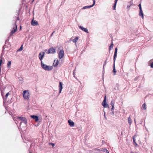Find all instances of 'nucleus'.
Wrapping results in <instances>:
<instances>
[{
    "label": "nucleus",
    "instance_id": "nucleus-1",
    "mask_svg": "<svg viewBox=\"0 0 153 153\" xmlns=\"http://www.w3.org/2000/svg\"><path fill=\"white\" fill-rule=\"evenodd\" d=\"M41 64L42 67L45 71H50L53 69V67L51 66H48L44 64L43 62L41 61Z\"/></svg>",
    "mask_w": 153,
    "mask_h": 153
},
{
    "label": "nucleus",
    "instance_id": "nucleus-2",
    "mask_svg": "<svg viewBox=\"0 0 153 153\" xmlns=\"http://www.w3.org/2000/svg\"><path fill=\"white\" fill-rule=\"evenodd\" d=\"M23 97L25 100H28L30 98V93L28 90H25L22 93Z\"/></svg>",
    "mask_w": 153,
    "mask_h": 153
},
{
    "label": "nucleus",
    "instance_id": "nucleus-3",
    "mask_svg": "<svg viewBox=\"0 0 153 153\" xmlns=\"http://www.w3.org/2000/svg\"><path fill=\"white\" fill-rule=\"evenodd\" d=\"M95 150L96 151L95 152L96 153H102L103 152H105L106 153H109V152L106 149H96Z\"/></svg>",
    "mask_w": 153,
    "mask_h": 153
},
{
    "label": "nucleus",
    "instance_id": "nucleus-4",
    "mask_svg": "<svg viewBox=\"0 0 153 153\" xmlns=\"http://www.w3.org/2000/svg\"><path fill=\"white\" fill-rule=\"evenodd\" d=\"M102 105L105 108H109L108 105L106 103V96L104 97V100L102 103Z\"/></svg>",
    "mask_w": 153,
    "mask_h": 153
},
{
    "label": "nucleus",
    "instance_id": "nucleus-5",
    "mask_svg": "<svg viewBox=\"0 0 153 153\" xmlns=\"http://www.w3.org/2000/svg\"><path fill=\"white\" fill-rule=\"evenodd\" d=\"M20 120L22 122L25 126H26L27 120L25 117H20Z\"/></svg>",
    "mask_w": 153,
    "mask_h": 153
},
{
    "label": "nucleus",
    "instance_id": "nucleus-6",
    "mask_svg": "<svg viewBox=\"0 0 153 153\" xmlns=\"http://www.w3.org/2000/svg\"><path fill=\"white\" fill-rule=\"evenodd\" d=\"M56 53V50L53 47L51 48L48 50V54L54 53Z\"/></svg>",
    "mask_w": 153,
    "mask_h": 153
},
{
    "label": "nucleus",
    "instance_id": "nucleus-7",
    "mask_svg": "<svg viewBox=\"0 0 153 153\" xmlns=\"http://www.w3.org/2000/svg\"><path fill=\"white\" fill-rule=\"evenodd\" d=\"M64 52L63 50H60L59 54V58L61 59L64 56Z\"/></svg>",
    "mask_w": 153,
    "mask_h": 153
},
{
    "label": "nucleus",
    "instance_id": "nucleus-8",
    "mask_svg": "<svg viewBox=\"0 0 153 153\" xmlns=\"http://www.w3.org/2000/svg\"><path fill=\"white\" fill-rule=\"evenodd\" d=\"M17 30V26L16 25H14L13 26V30L10 32V35H13Z\"/></svg>",
    "mask_w": 153,
    "mask_h": 153
},
{
    "label": "nucleus",
    "instance_id": "nucleus-9",
    "mask_svg": "<svg viewBox=\"0 0 153 153\" xmlns=\"http://www.w3.org/2000/svg\"><path fill=\"white\" fill-rule=\"evenodd\" d=\"M45 54V52H42L40 53L39 55V58L40 61H42V60Z\"/></svg>",
    "mask_w": 153,
    "mask_h": 153
},
{
    "label": "nucleus",
    "instance_id": "nucleus-10",
    "mask_svg": "<svg viewBox=\"0 0 153 153\" xmlns=\"http://www.w3.org/2000/svg\"><path fill=\"white\" fill-rule=\"evenodd\" d=\"M93 3L92 5H90V6H84L83 7V8H82V9H86L90 8H91V7H93L94 6V5L95 4V0H93Z\"/></svg>",
    "mask_w": 153,
    "mask_h": 153
},
{
    "label": "nucleus",
    "instance_id": "nucleus-11",
    "mask_svg": "<svg viewBox=\"0 0 153 153\" xmlns=\"http://www.w3.org/2000/svg\"><path fill=\"white\" fill-rule=\"evenodd\" d=\"M117 48H116L115 50L114 51V63H115V60H116V58L117 57Z\"/></svg>",
    "mask_w": 153,
    "mask_h": 153
},
{
    "label": "nucleus",
    "instance_id": "nucleus-12",
    "mask_svg": "<svg viewBox=\"0 0 153 153\" xmlns=\"http://www.w3.org/2000/svg\"><path fill=\"white\" fill-rule=\"evenodd\" d=\"M68 122L69 125L71 127H73L74 126V123L73 121L71 120H68Z\"/></svg>",
    "mask_w": 153,
    "mask_h": 153
},
{
    "label": "nucleus",
    "instance_id": "nucleus-13",
    "mask_svg": "<svg viewBox=\"0 0 153 153\" xmlns=\"http://www.w3.org/2000/svg\"><path fill=\"white\" fill-rule=\"evenodd\" d=\"M62 85H63L62 83L61 82H59V94L61 93L62 89L63 88Z\"/></svg>",
    "mask_w": 153,
    "mask_h": 153
},
{
    "label": "nucleus",
    "instance_id": "nucleus-14",
    "mask_svg": "<svg viewBox=\"0 0 153 153\" xmlns=\"http://www.w3.org/2000/svg\"><path fill=\"white\" fill-rule=\"evenodd\" d=\"M30 117L35 120V121H37L39 120L38 117L35 115H31Z\"/></svg>",
    "mask_w": 153,
    "mask_h": 153
},
{
    "label": "nucleus",
    "instance_id": "nucleus-15",
    "mask_svg": "<svg viewBox=\"0 0 153 153\" xmlns=\"http://www.w3.org/2000/svg\"><path fill=\"white\" fill-rule=\"evenodd\" d=\"M59 62L57 59L54 60V62L53 63V66L55 67H56L58 64Z\"/></svg>",
    "mask_w": 153,
    "mask_h": 153
},
{
    "label": "nucleus",
    "instance_id": "nucleus-16",
    "mask_svg": "<svg viewBox=\"0 0 153 153\" xmlns=\"http://www.w3.org/2000/svg\"><path fill=\"white\" fill-rule=\"evenodd\" d=\"M79 28L83 31H84L87 33H88V30L87 28H84L81 26H79Z\"/></svg>",
    "mask_w": 153,
    "mask_h": 153
},
{
    "label": "nucleus",
    "instance_id": "nucleus-17",
    "mask_svg": "<svg viewBox=\"0 0 153 153\" xmlns=\"http://www.w3.org/2000/svg\"><path fill=\"white\" fill-rule=\"evenodd\" d=\"M38 24V22L36 20H33L31 22V24L33 26H35L37 25Z\"/></svg>",
    "mask_w": 153,
    "mask_h": 153
},
{
    "label": "nucleus",
    "instance_id": "nucleus-18",
    "mask_svg": "<svg viewBox=\"0 0 153 153\" xmlns=\"http://www.w3.org/2000/svg\"><path fill=\"white\" fill-rule=\"evenodd\" d=\"M136 137V135H134L133 137V142H134V145L136 146H137L138 145L136 143V141H135V138Z\"/></svg>",
    "mask_w": 153,
    "mask_h": 153
},
{
    "label": "nucleus",
    "instance_id": "nucleus-19",
    "mask_svg": "<svg viewBox=\"0 0 153 153\" xmlns=\"http://www.w3.org/2000/svg\"><path fill=\"white\" fill-rule=\"evenodd\" d=\"M133 4V2L132 1H131L128 2V4L127 5V8H129Z\"/></svg>",
    "mask_w": 153,
    "mask_h": 153
},
{
    "label": "nucleus",
    "instance_id": "nucleus-20",
    "mask_svg": "<svg viewBox=\"0 0 153 153\" xmlns=\"http://www.w3.org/2000/svg\"><path fill=\"white\" fill-rule=\"evenodd\" d=\"M139 15V16H141L143 19V12L142 10H140Z\"/></svg>",
    "mask_w": 153,
    "mask_h": 153
},
{
    "label": "nucleus",
    "instance_id": "nucleus-21",
    "mask_svg": "<svg viewBox=\"0 0 153 153\" xmlns=\"http://www.w3.org/2000/svg\"><path fill=\"white\" fill-rule=\"evenodd\" d=\"M146 109V104L145 103H144L142 105V110H145Z\"/></svg>",
    "mask_w": 153,
    "mask_h": 153
},
{
    "label": "nucleus",
    "instance_id": "nucleus-22",
    "mask_svg": "<svg viewBox=\"0 0 153 153\" xmlns=\"http://www.w3.org/2000/svg\"><path fill=\"white\" fill-rule=\"evenodd\" d=\"M128 121L129 125H131L132 123V120L130 116L128 118Z\"/></svg>",
    "mask_w": 153,
    "mask_h": 153
},
{
    "label": "nucleus",
    "instance_id": "nucleus-23",
    "mask_svg": "<svg viewBox=\"0 0 153 153\" xmlns=\"http://www.w3.org/2000/svg\"><path fill=\"white\" fill-rule=\"evenodd\" d=\"M113 72L114 73V75H115L116 74V73L117 71L115 70V63H114V64H113Z\"/></svg>",
    "mask_w": 153,
    "mask_h": 153
},
{
    "label": "nucleus",
    "instance_id": "nucleus-24",
    "mask_svg": "<svg viewBox=\"0 0 153 153\" xmlns=\"http://www.w3.org/2000/svg\"><path fill=\"white\" fill-rule=\"evenodd\" d=\"M11 61H8L7 64V67L8 68H10L11 67Z\"/></svg>",
    "mask_w": 153,
    "mask_h": 153
},
{
    "label": "nucleus",
    "instance_id": "nucleus-25",
    "mask_svg": "<svg viewBox=\"0 0 153 153\" xmlns=\"http://www.w3.org/2000/svg\"><path fill=\"white\" fill-rule=\"evenodd\" d=\"M78 39V37H76L75 39L73 40V42L74 43H76Z\"/></svg>",
    "mask_w": 153,
    "mask_h": 153
},
{
    "label": "nucleus",
    "instance_id": "nucleus-26",
    "mask_svg": "<svg viewBox=\"0 0 153 153\" xmlns=\"http://www.w3.org/2000/svg\"><path fill=\"white\" fill-rule=\"evenodd\" d=\"M113 45H114V44H113L112 43L111 45H110V47H109V49L110 50V49H111V48H113Z\"/></svg>",
    "mask_w": 153,
    "mask_h": 153
},
{
    "label": "nucleus",
    "instance_id": "nucleus-27",
    "mask_svg": "<svg viewBox=\"0 0 153 153\" xmlns=\"http://www.w3.org/2000/svg\"><path fill=\"white\" fill-rule=\"evenodd\" d=\"M117 3H115L114 4V6L113 7V9L114 10H115L116 9V6Z\"/></svg>",
    "mask_w": 153,
    "mask_h": 153
},
{
    "label": "nucleus",
    "instance_id": "nucleus-28",
    "mask_svg": "<svg viewBox=\"0 0 153 153\" xmlns=\"http://www.w3.org/2000/svg\"><path fill=\"white\" fill-rule=\"evenodd\" d=\"M110 104L112 106H114V102L113 100L111 101Z\"/></svg>",
    "mask_w": 153,
    "mask_h": 153
},
{
    "label": "nucleus",
    "instance_id": "nucleus-29",
    "mask_svg": "<svg viewBox=\"0 0 153 153\" xmlns=\"http://www.w3.org/2000/svg\"><path fill=\"white\" fill-rule=\"evenodd\" d=\"M49 145H51L52 146V147H53L55 146V144L53 143H49Z\"/></svg>",
    "mask_w": 153,
    "mask_h": 153
},
{
    "label": "nucleus",
    "instance_id": "nucleus-30",
    "mask_svg": "<svg viewBox=\"0 0 153 153\" xmlns=\"http://www.w3.org/2000/svg\"><path fill=\"white\" fill-rule=\"evenodd\" d=\"M138 6L139 7L140 10H142V8H141V4H139L138 5Z\"/></svg>",
    "mask_w": 153,
    "mask_h": 153
},
{
    "label": "nucleus",
    "instance_id": "nucleus-31",
    "mask_svg": "<svg viewBox=\"0 0 153 153\" xmlns=\"http://www.w3.org/2000/svg\"><path fill=\"white\" fill-rule=\"evenodd\" d=\"M23 49V45H22L21 47L20 48V51H21Z\"/></svg>",
    "mask_w": 153,
    "mask_h": 153
},
{
    "label": "nucleus",
    "instance_id": "nucleus-32",
    "mask_svg": "<svg viewBox=\"0 0 153 153\" xmlns=\"http://www.w3.org/2000/svg\"><path fill=\"white\" fill-rule=\"evenodd\" d=\"M2 60L1 59H0V66H1V64L2 63Z\"/></svg>",
    "mask_w": 153,
    "mask_h": 153
},
{
    "label": "nucleus",
    "instance_id": "nucleus-33",
    "mask_svg": "<svg viewBox=\"0 0 153 153\" xmlns=\"http://www.w3.org/2000/svg\"><path fill=\"white\" fill-rule=\"evenodd\" d=\"M106 64V60L104 62V65H103V69L104 68V66Z\"/></svg>",
    "mask_w": 153,
    "mask_h": 153
},
{
    "label": "nucleus",
    "instance_id": "nucleus-34",
    "mask_svg": "<svg viewBox=\"0 0 153 153\" xmlns=\"http://www.w3.org/2000/svg\"><path fill=\"white\" fill-rule=\"evenodd\" d=\"M104 117L105 118V119H107V118H106V117L105 116V112L104 111Z\"/></svg>",
    "mask_w": 153,
    "mask_h": 153
},
{
    "label": "nucleus",
    "instance_id": "nucleus-35",
    "mask_svg": "<svg viewBox=\"0 0 153 153\" xmlns=\"http://www.w3.org/2000/svg\"><path fill=\"white\" fill-rule=\"evenodd\" d=\"M114 106H112V108H111V111H114Z\"/></svg>",
    "mask_w": 153,
    "mask_h": 153
},
{
    "label": "nucleus",
    "instance_id": "nucleus-36",
    "mask_svg": "<svg viewBox=\"0 0 153 153\" xmlns=\"http://www.w3.org/2000/svg\"><path fill=\"white\" fill-rule=\"evenodd\" d=\"M151 68H153V62L151 63L150 65Z\"/></svg>",
    "mask_w": 153,
    "mask_h": 153
},
{
    "label": "nucleus",
    "instance_id": "nucleus-37",
    "mask_svg": "<svg viewBox=\"0 0 153 153\" xmlns=\"http://www.w3.org/2000/svg\"><path fill=\"white\" fill-rule=\"evenodd\" d=\"M9 94V92H8V93H7L6 94V95H5V97H6V98L7 97H8V96Z\"/></svg>",
    "mask_w": 153,
    "mask_h": 153
},
{
    "label": "nucleus",
    "instance_id": "nucleus-38",
    "mask_svg": "<svg viewBox=\"0 0 153 153\" xmlns=\"http://www.w3.org/2000/svg\"><path fill=\"white\" fill-rule=\"evenodd\" d=\"M112 111V112H111V114L113 116L114 115V111Z\"/></svg>",
    "mask_w": 153,
    "mask_h": 153
},
{
    "label": "nucleus",
    "instance_id": "nucleus-39",
    "mask_svg": "<svg viewBox=\"0 0 153 153\" xmlns=\"http://www.w3.org/2000/svg\"><path fill=\"white\" fill-rule=\"evenodd\" d=\"M23 78L22 77H20V79H19V80H20V81H23Z\"/></svg>",
    "mask_w": 153,
    "mask_h": 153
},
{
    "label": "nucleus",
    "instance_id": "nucleus-40",
    "mask_svg": "<svg viewBox=\"0 0 153 153\" xmlns=\"http://www.w3.org/2000/svg\"><path fill=\"white\" fill-rule=\"evenodd\" d=\"M55 32V31H53L52 33L51 34V36L52 35H53V33Z\"/></svg>",
    "mask_w": 153,
    "mask_h": 153
},
{
    "label": "nucleus",
    "instance_id": "nucleus-41",
    "mask_svg": "<svg viewBox=\"0 0 153 153\" xmlns=\"http://www.w3.org/2000/svg\"><path fill=\"white\" fill-rule=\"evenodd\" d=\"M74 71H75V70L74 71V72H73V74H74V77H75V75H74V74H74Z\"/></svg>",
    "mask_w": 153,
    "mask_h": 153
},
{
    "label": "nucleus",
    "instance_id": "nucleus-42",
    "mask_svg": "<svg viewBox=\"0 0 153 153\" xmlns=\"http://www.w3.org/2000/svg\"><path fill=\"white\" fill-rule=\"evenodd\" d=\"M118 0H115V3H117V2Z\"/></svg>",
    "mask_w": 153,
    "mask_h": 153
},
{
    "label": "nucleus",
    "instance_id": "nucleus-43",
    "mask_svg": "<svg viewBox=\"0 0 153 153\" xmlns=\"http://www.w3.org/2000/svg\"><path fill=\"white\" fill-rule=\"evenodd\" d=\"M134 123H136V120H135L134 118Z\"/></svg>",
    "mask_w": 153,
    "mask_h": 153
},
{
    "label": "nucleus",
    "instance_id": "nucleus-44",
    "mask_svg": "<svg viewBox=\"0 0 153 153\" xmlns=\"http://www.w3.org/2000/svg\"><path fill=\"white\" fill-rule=\"evenodd\" d=\"M22 27L21 26H20V30H21V29Z\"/></svg>",
    "mask_w": 153,
    "mask_h": 153
},
{
    "label": "nucleus",
    "instance_id": "nucleus-45",
    "mask_svg": "<svg viewBox=\"0 0 153 153\" xmlns=\"http://www.w3.org/2000/svg\"><path fill=\"white\" fill-rule=\"evenodd\" d=\"M19 51V49L17 51Z\"/></svg>",
    "mask_w": 153,
    "mask_h": 153
},
{
    "label": "nucleus",
    "instance_id": "nucleus-46",
    "mask_svg": "<svg viewBox=\"0 0 153 153\" xmlns=\"http://www.w3.org/2000/svg\"><path fill=\"white\" fill-rule=\"evenodd\" d=\"M21 123H21L20 124V126L21 125Z\"/></svg>",
    "mask_w": 153,
    "mask_h": 153
},
{
    "label": "nucleus",
    "instance_id": "nucleus-47",
    "mask_svg": "<svg viewBox=\"0 0 153 153\" xmlns=\"http://www.w3.org/2000/svg\"><path fill=\"white\" fill-rule=\"evenodd\" d=\"M146 130H147V129L146 128Z\"/></svg>",
    "mask_w": 153,
    "mask_h": 153
},
{
    "label": "nucleus",
    "instance_id": "nucleus-48",
    "mask_svg": "<svg viewBox=\"0 0 153 153\" xmlns=\"http://www.w3.org/2000/svg\"><path fill=\"white\" fill-rule=\"evenodd\" d=\"M131 153H133V152H131Z\"/></svg>",
    "mask_w": 153,
    "mask_h": 153
},
{
    "label": "nucleus",
    "instance_id": "nucleus-49",
    "mask_svg": "<svg viewBox=\"0 0 153 153\" xmlns=\"http://www.w3.org/2000/svg\"><path fill=\"white\" fill-rule=\"evenodd\" d=\"M30 153H32V152H30Z\"/></svg>",
    "mask_w": 153,
    "mask_h": 153
}]
</instances>
